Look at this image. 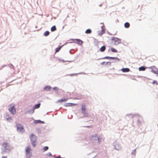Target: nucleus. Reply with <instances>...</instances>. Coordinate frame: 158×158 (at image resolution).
<instances>
[{
	"mask_svg": "<svg viewBox=\"0 0 158 158\" xmlns=\"http://www.w3.org/2000/svg\"><path fill=\"white\" fill-rule=\"evenodd\" d=\"M90 139L93 143H99L101 141L100 138L98 137L97 135L90 136Z\"/></svg>",
	"mask_w": 158,
	"mask_h": 158,
	"instance_id": "nucleus-1",
	"label": "nucleus"
},
{
	"mask_svg": "<svg viewBox=\"0 0 158 158\" xmlns=\"http://www.w3.org/2000/svg\"><path fill=\"white\" fill-rule=\"evenodd\" d=\"M2 150L3 153L8 152L10 150V147L9 143H4L2 144Z\"/></svg>",
	"mask_w": 158,
	"mask_h": 158,
	"instance_id": "nucleus-2",
	"label": "nucleus"
},
{
	"mask_svg": "<svg viewBox=\"0 0 158 158\" xmlns=\"http://www.w3.org/2000/svg\"><path fill=\"white\" fill-rule=\"evenodd\" d=\"M30 138L31 143L34 147H35L36 145V142L37 140L36 136L33 134H31Z\"/></svg>",
	"mask_w": 158,
	"mask_h": 158,
	"instance_id": "nucleus-3",
	"label": "nucleus"
},
{
	"mask_svg": "<svg viewBox=\"0 0 158 158\" xmlns=\"http://www.w3.org/2000/svg\"><path fill=\"white\" fill-rule=\"evenodd\" d=\"M31 149L30 146H28L26 148V156L27 158H30L31 156Z\"/></svg>",
	"mask_w": 158,
	"mask_h": 158,
	"instance_id": "nucleus-4",
	"label": "nucleus"
},
{
	"mask_svg": "<svg viewBox=\"0 0 158 158\" xmlns=\"http://www.w3.org/2000/svg\"><path fill=\"white\" fill-rule=\"evenodd\" d=\"M9 111L13 114H15L16 113V109L15 108L14 104H10L9 105Z\"/></svg>",
	"mask_w": 158,
	"mask_h": 158,
	"instance_id": "nucleus-5",
	"label": "nucleus"
},
{
	"mask_svg": "<svg viewBox=\"0 0 158 158\" xmlns=\"http://www.w3.org/2000/svg\"><path fill=\"white\" fill-rule=\"evenodd\" d=\"M81 110L82 113L83 114L85 117H88V114L86 111V105L85 103L82 104Z\"/></svg>",
	"mask_w": 158,
	"mask_h": 158,
	"instance_id": "nucleus-6",
	"label": "nucleus"
},
{
	"mask_svg": "<svg viewBox=\"0 0 158 158\" xmlns=\"http://www.w3.org/2000/svg\"><path fill=\"white\" fill-rule=\"evenodd\" d=\"M16 127L18 131L21 133H23L24 131L25 130L23 126L21 124H17Z\"/></svg>",
	"mask_w": 158,
	"mask_h": 158,
	"instance_id": "nucleus-7",
	"label": "nucleus"
},
{
	"mask_svg": "<svg viewBox=\"0 0 158 158\" xmlns=\"http://www.w3.org/2000/svg\"><path fill=\"white\" fill-rule=\"evenodd\" d=\"M112 40L114 41L116 45L118 44L121 43V39L117 38L114 37L112 38Z\"/></svg>",
	"mask_w": 158,
	"mask_h": 158,
	"instance_id": "nucleus-8",
	"label": "nucleus"
},
{
	"mask_svg": "<svg viewBox=\"0 0 158 158\" xmlns=\"http://www.w3.org/2000/svg\"><path fill=\"white\" fill-rule=\"evenodd\" d=\"M150 69H151V72L155 74L158 73V69L155 66H152L149 67Z\"/></svg>",
	"mask_w": 158,
	"mask_h": 158,
	"instance_id": "nucleus-9",
	"label": "nucleus"
},
{
	"mask_svg": "<svg viewBox=\"0 0 158 158\" xmlns=\"http://www.w3.org/2000/svg\"><path fill=\"white\" fill-rule=\"evenodd\" d=\"M73 40L75 41H74V43H76L80 45H81L83 43V41L80 39H75Z\"/></svg>",
	"mask_w": 158,
	"mask_h": 158,
	"instance_id": "nucleus-10",
	"label": "nucleus"
},
{
	"mask_svg": "<svg viewBox=\"0 0 158 158\" xmlns=\"http://www.w3.org/2000/svg\"><path fill=\"white\" fill-rule=\"evenodd\" d=\"M77 104L68 103H67L65 104L64 105V106L66 107H69V106H77Z\"/></svg>",
	"mask_w": 158,
	"mask_h": 158,
	"instance_id": "nucleus-11",
	"label": "nucleus"
},
{
	"mask_svg": "<svg viewBox=\"0 0 158 158\" xmlns=\"http://www.w3.org/2000/svg\"><path fill=\"white\" fill-rule=\"evenodd\" d=\"M101 31L99 32V34L100 35H102L104 34L105 32V28H104V26L101 27Z\"/></svg>",
	"mask_w": 158,
	"mask_h": 158,
	"instance_id": "nucleus-12",
	"label": "nucleus"
},
{
	"mask_svg": "<svg viewBox=\"0 0 158 158\" xmlns=\"http://www.w3.org/2000/svg\"><path fill=\"white\" fill-rule=\"evenodd\" d=\"M121 70L123 72H128L130 71V69L128 68H123Z\"/></svg>",
	"mask_w": 158,
	"mask_h": 158,
	"instance_id": "nucleus-13",
	"label": "nucleus"
},
{
	"mask_svg": "<svg viewBox=\"0 0 158 158\" xmlns=\"http://www.w3.org/2000/svg\"><path fill=\"white\" fill-rule=\"evenodd\" d=\"M106 49V47L104 46L100 48V51L101 52H103Z\"/></svg>",
	"mask_w": 158,
	"mask_h": 158,
	"instance_id": "nucleus-14",
	"label": "nucleus"
},
{
	"mask_svg": "<svg viewBox=\"0 0 158 158\" xmlns=\"http://www.w3.org/2000/svg\"><path fill=\"white\" fill-rule=\"evenodd\" d=\"M51 89V87L50 86H47L44 88V89L46 91H49Z\"/></svg>",
	"mask_w": 158,
	"mask_h": 158,
	"instance_id": "nucleus-15",
	"label": "nucleus"
},
{
	"mask_svg": "<svg viewBox=\"0 0 158 158\" xmlns=\"http://www.w3.org/2000/svg\"><path fill=\"white\" fill-rule=\"evenodd\" d=\"M40 103H38V104H36L34 107H33L34 109H36L38 108H39L40 107Z\"/></svg>",
	"mask_w": 158,
	"mask_h": 158,
	"instance_id": "nucleus-16",
	"label": "nucleus"
},
{
	"mask_svg": "<svg viewBox=\"0 0 158 158\" xmlns=\"http://www.w3.org/2000/svg\"><path fill=\"white\" fill-rule=\"evenodd\" d=\"M139 70L140 71H143L145 70V68L143 66H141L139 68Z\"/></svg>",
	"mask_w": 158,
	"mask_h": 158,
	"instance_id": "nucleus-17",
	"label": "nucleus"
},
{
	"mask_svg": "<svg viewBox=\"0 0 158 158\" xmlns=\"http://www.w3.org/2000/svg\"><path fill=\"white\" fill-rule=\"evenodd\" d=\"M124 27L125 28H128L130 27V24L126 22L124 24Z\"/></svg>",
	"mask_w": 158,
	"mask_h": 158,
	"instance_id": "nucleus-18",
	"label": "nucleus"
},
{
	"mask_svg": "<svg viewBox=\"0 0 158 158\" xmlns=\"http://www.w3.org/2000/svg\"><path fill=\"white\" fill-rule=\"evenodd\" d=\"M56 27L55 26H52L51 29V30L52 31H55L56 30Z\"/></svg>",
	"mask_w": 158,
	"mask_h": 158,
	"instance_id": "nucleus-19",
	"label": "nucleus"
},
{
	"mask_svg": "<svg viewBox=\"0 0 158 158\" xmlns=\"http://www.w3.org/2000/svg\"><path fill=\"white\" fill-rule=\"evenodd\" d=\"M114 148L116 150H118L120 148V146L118 144H116L114 145Z\"/></svg>",
	"mask_w": 158,
	"mask_h": 158,
	"instance_id": "nucleus-20",
	"label": "nucleus"
},
{
	"mask_svg": "<svg viewBox=\"0 0 158 158\" xmlns=\"http://www.w3.org/2000/svg\"><path fill=\"white\" fill-rule=\"evenodd\" d=\"M68 99H64L59 100H58V102H61L64 101H66Z\"/></svg>",
	"mask_w": 158,
	"mask_h": 158,
	"instance_id": "nucleus-21",
	"label": "nucleus"
},
{
	"mask_svg": "<svg viewBox=\"0 0 158 158\" xmlns=\"http://www.w3.org/2000/svg\"><path fill=\"white\" fill-rule=\"evenodd\" d=\"M62 47V46H61L59 47H58L56 49L55 52L56 53L57 52H58L60 50V49Z\"/></svg>",
	"mask_w": 158,
	"mask_h": 158,
	"instance_id": "nucleus-22",
	"label": "nucleus"
},
{
	"mask_svg": "<svg viewBox=\"0 0 158 158\" xmlns=\"http://www.w3.org/2000/svg\"><path fill=\"white\" fill-rule=\"evenodd\" d=\"M49 32L48 31H46L44 33V35L45 36H47L49 34Z\"/></svg>",
	"mask_w": 158,
	"mask_h": 158,
	"instance_id": "nucleus-23",
	"label": "nucleus"
},
{
	"mask_svg": "<svg viewBox=\"0 0 158 158\" xmlns=\"http://www.w3.org/2000/svg\"><path fill=\"white\" fill-rule=\"evenodd\" d=\"M111 51L114 52H118V51L115 49L113 48H112L110 49Z\"/></svg>",
	"mask_w": 158,
	"mask_h": 158,
	"instance_id": "nucleus-24",
	"label": "nucleus"
},
{
	"mask_svg": "<svg viewBox=\"0 0 158 158\" xmlns=\"http://www.w3.org/2000/svg\"><path fill=\"white\" fill-rule=\"evenodd\" d=\"M35 123L36 124L40 123H44V122L43 121H41L40 120H37L35 121Z\"/></svg>",
	"mask_w": 158,
	"mask_h": 158,
	"instance_id": "nucleus-25",
	"label": "nucleus"
},
{
	"mask_svg": "<svg viewBox=\"0 0 158 158\" xmlns=\"http://www.w3.org/2000/svg\"><path fill=\"white\" fill-rule=\"evenodd\" d=\"M91 31L90 29H87L85 32V33L86 34H90L91 33Z\"/></svg>",
	"mask_w": 158,
	"mask_h": 158,
	"instance_id": "nucleus-26",
	"label": "nucleus"
},
{
	"mask_svg": "<svg viewBox=\"0 0 158 158\" xmlns=\"http://www.w3.org/2000/svg\"><path fill=\"white\" fill-rule=\"evenodd\" d=\"M110 59H115V60H117L118 61H119L120 60V59H118V58L117 57H110Z\"/></svg>",
	"mask_w": 158,
	"mask_h": 158,
	"instance_id": "nucleus-27",
	"label": "nucleus"
},
{
	"mask_svg": "<svg viewBox=\"0 0 158 158\" xmlns=\"http://www.w3.org/2000/svg\"><path fill=\"white\" fill-rule=\"evenodd\" d=\"M152 83L153 84H156V85H158V83L157 81H155V80L154 81H153Z\"/></svg>",
	"mask_w": 158,
	"mask_h": 158,
	"instance_id": "nucleus-28",
	"label": "nucleus"
},
{
	"mask_svg": "<svg viewBox=\"0 0 158 158\" xmlns=\"http://www.w3.org/2000/svg\"><path fill=\"white\" fill-rule=\"evenodd\" d=\"M48 147L45 146V147H44V151H46L48 150Z\"/></svg>",
	"mask_w": 158,
	"mask_h": 158,
	"instance_id": "nucleus-29",
	"label": "nucleus"
},
{
	"mask_svg": "<svg viewBox=\"0 0 158 158\" xmlns=\"http://www.w3.org/2000/svg\"><path fill=\"white\" fill-rule=\"evenodd\" d=\"M77 74V73H73V74H71L69 75V76H76Z\"/></svg>",
	"mask_w": 158,
	"mask_h": 158,
	"instance_id": "nucleus-30",
	"label": "nucleus"
},
{
	"mask_svg": "<svg viewBox=\"0 0 158 158\" xmlns=\"http://www.w3.org/2000/svg\"><path fill=\"white\" fill-rule=\"evenodd\" d=\"M53 89L54 90H57L58 89V88L57 87H55Z\"/></svg>",
	"mask_w": 158,
	"mask_h": 158,
	"instance_id": "nucleus-31",
	"label": "nucleus"
},
{
	"mask_svg": "<svg viewBox=\"0 0 158 158\" xmlns=\"http://www.w3.org/2000/svg\"><path fill=\"white\" fill-rule=\"evenodd\" d=\"M110 57L106 56V57L105 58L106 59H109Z\"/></svg>",
	"mask_w": 158,
	"mask_h": 158,
	"instance_id": "nucleus-32",
	"label": "nucleus"
},
{
	"mask_svg": "<svg viewBox=\"0 0 158 158\" xmlns=\"http://www.w3.org/2000/svg\"><path fill=\"white\" fill-rule=\"evenodd\" d=\"M107 64H108V63H109V64H110V62H107Z\"/></svg>",
	"mask_w": 158,
	"mask_h": 158,
	"instance_id": "nucleus-33",
	"label": "nucleus"
},
{
	"mask_svg": "<svg viewBox=\"0 0 158 158\" xmlns=\"http://www.w3.org/2000/svg\"><path fill=\"white\" fill-rule=\"evenodd\" d=\"M10 120H11V118L10 117L9 118Z\"/></svg>",
	"mask_w": 158,
	"mask_h": 158,
	"instance_id": "nucleus-34",
	"label": "nucleus"
},
{
	"mask_svg": "<svg viewBox=\"0 0 158 158\" xmlns=\"http://www.w3.org/2000/svg\"><path fill=\"white\" fill-rule=\"evenodd\" d=\"M2 158H6V157H3Z\"/></svg>",
	"mask_w": 158,
	"mask_h": 158,
	"instance_id": "nucleus-35",
	"label": "nucleus"
},
{
	"mask_svg": "<svg viewBox=\"0 0 158 158\" xmlns=\"http://www.w3.org/2000/svg\"><path fill=\"white\" fill-rule=\"evenodd\" d=\"M134 152H135V151H136V149H135L134 150Z\"/></svg>",
	"mask_w": 158,
	"mask_h": 158,
	"instance_id": "nucleus-36",
	"label": "nucleus"
},
{
	"mask_svg": "<svg viewBox=\"0 0 158 158\" xmlns=\"http://www.w3.org/2000/svg\"><path fill=\"white\" fill-rule=\"evenodd\" d=\"M138 20H139H139H141V19H138Z\"/></svg>",
	"mask_w": 158,
	"mask_h": 158,
	"instance_id": "nucleus-37",
	"label": "nucleus"
},
{
	"mask_svg": "<svg viewBox=\"0 0 158 158\" xmlns=\"http://www.w3.org/2000/svg\"><path fill=\"white\" fill-rule=\"evenodd\" d=\"M69 43H73V42H70Z\"/></svg>",
	"mask_w": 158,
	"mask_h": 158,
	"instance_id": "nucleus-38",
	"label": "nucleus"
}]
</instances>
